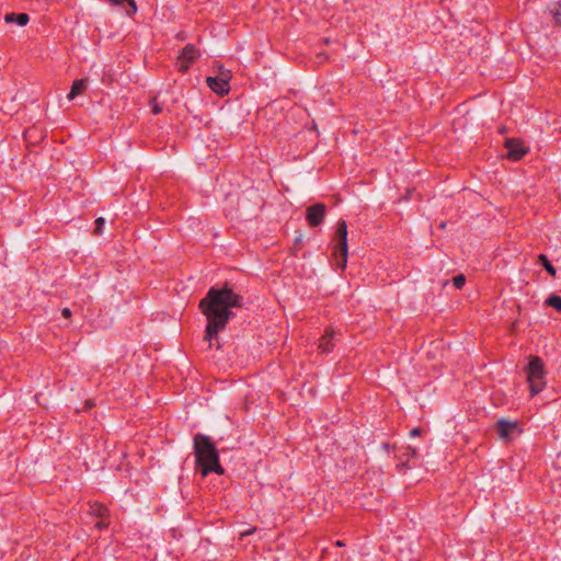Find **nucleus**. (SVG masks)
<instances>
[{"instance_id":"24","label":"nucleus","mask_w":561,"mask_h":561,"mask_svg":"<svg viewBox=\"0 0 561 561\" xmlns=\"http://www.w3.org/2000/svg\"><path fill=\"white\" fill-rule=\"evenodd\" d=\"M254 531H255V528H250V529H247V530L242 531L240 534V536L241 537H245V536H249V535L253 534Z\"/></svg>"},{"instance_id":"4","label":"nucleus","mask_w":561,"mask_h":561,"mask_svg":"<svg viewBox=\"0 0 561 561\" xmlns=\"http://www.w3.org/2000/svg\"><path fill=\"white\" fill-rule=\"evenodd\" d=\"M336 239H339V243L336 245V249L334 251V255L336 256V265L344 270L347 264V253H348V247H347V225L346 221L341 219L337 222L336 228Z\"/></svg>"},{"instance_id":"20","label":"nucleus","mask_w":561,"mask_h":561,"mask_svg":"<svg viewBox=\"0 0 561 561\" xmlns=\"http://www.w3.org/2000/svg\"><path fill=\"white\" fill-rule=\"evenodd\" d=\"M151 112L156 115L162 112V107L157 103L156 98L151 100Z\"/></svg>"},{"instance_id":"11","label":"nucleus","mask_w":561,"mask_h":561,"mask_svg":"<svg viewBox=\"0 0 561 561\" xmlns=\"http://www.w3.org/2000/svg\"><path fill=\"white\" fill-rule=\"evenodd\" d=\"M87 79H77L73 81L70 92L67 95L68 100H73L77 95L81 94L87 88Z\"/></svg>"},{"instance_id":"16","label":"nucleus","mask_w":561,"mask_h":561,"mask_svg":"<svg viewBox=\"0 0 561 561\" xmlns=\"http://www.w3.org/2000/svg\"><path fill=\"white\" fill-rule=\"evenodd\" d=\"M539 261L541 262L542 266L545 267V270L551 275V276H556L557 274V271L556 268L553 267V265L550 263V261L548 260L547 255L545 254H540L539 255Z\"/></svg>"},{"instance_id":"15","label":"nucleus","mask_w":561,"mask_h":561,"mask_svg":"<svg viewBox=\"0 0 561 561\" xmlns=\"http://www.w3.org/2000/svg\"><path fill=\"white\" fill-rule=\"evenodd\" d=\"M112 4L114 5H121L123 4L124 2H127L128 3V10H127V14L128 15H133L137 12V5H136V2L135 0H108Z\"/></svg>"},{"instance_id":"21","label":"nucleus","mask_w":561,"mask_h":561,"mask_svg":"<svg viewBox=\"0 0 561 561\" xmlns=\"http://www.w3.org/2000/svg\"><path fill=\"white\" fill-rule=\"evenodd\" d=\"M104 224H105V220L104 218L102 217H99L96 220H95V232L96 233H101L102 232V229L104 227Z\"/></svg>"},{"instance_id":"26","label":"nucleus","mask_w":561,"mask_h":561,"mask_svg":"<svg viewBox=\"0 0 561 561\" xmlns=\"http://www.w3.org/2000/svg\"><path fill=\"white\" fill-rule=\"evenodd\" d=\"M410 450H411V456L415 457L416 456V449L415 448H410Z\"/></svg>"},{"instance_id":"10","label":"nucleus","mask_w":561,"mask_h":561,"mask_svg":"<svg viewBox=\"0 0 561 561\" xmlns=\"http://www.w3.org/2000/svg\"><path fill=\"white\" fill-rule=\"evenodd\" d=\"M335 337V332L332 329H328L323 336L319 340L318 348L322 353H330L333 350V340Z\"/></svg>"},{"instance_id":"12","label":"nucleus","mask_w":561,"mask_h":561,"mask_svg":"<svg viewBox=\"0 0 561 561\" xmlns=\"http://www.w3.org/2000/svg\"><path fill=\"white\" fill-rule=\"evenodd\" d=\"M4 21L7 23L15 22L20 26H25L30 21V16L26 13H19V14L8 13L4 15Z\"/></svg>"},{"instance_id":"19","label":"nucleus","mask_w":561,"mask_h":561,"mask_svg":"<svg viewBox=\"0 0 561 561\" xmlns=\"http://www.w3.org/2000/svg\"><path fill=\"white\" fill-rule=\"evenodd\" d=\"M219 79H225L226 83H229L231 79V73L229 70H225L220 67L218 75L216 76Z\"/></svg>"},{"instance_id":"13","label":"nucleus","mask_w":561,"mask_h":561,"mask_svg":"<svg viewBox=\"0 0 561 561\" xmlns=\"http://www.w3.org/2000/svg\"><path fill=\"white\" fill-rule=\"evenodd\" d=\"M549 13L556 25L561 27V2L549 7Z\"/></svg>"},{"instance_id":"22","label":"nucleus","mask_w":561,"mask_h":561,"mask_svg":"<svg viewBox=\"0 0 561 561\" xmlns=\"http://www.w3.org/2000/svg\"><path fill=\"white\" fill-rule=\"evenodd\" d=\"M95 526L100 529L106 528L108 526V522H106L105 518H100Z\"/></svg>"},{"instance_id":"2","label":"nucleus","mask_w":561,"mask_h":561,"mask_svg":"<svg viewBox=\"0 0 561 561\" xmlns=\"http://www.w3.org/2000/svg\"><path fill=\"white\" fill-rule=\"evenodd\" d=\"M193 448L196 467L203 477L210 472L224 473V468L219 462V453L209 436L201 433L196 434L193 438Z\"/></svg>"},{"instance_id":"6","label":"nucleus","mask_w":561,"mask_h":561,"mask_svg":"<svg viewBox=\"0 0 561 561\" xmlns=\"http://www.w3.org/2000/svg\"><path fill=\"white\" fill-rule=\"evenodd\" d=\"M505 148L506 157L512 161L520 160L528 152V147L518 138H507Z\"/></svg>"},{"instance_id":"3","label":"nucleus","mask_w":561,"mask_h":561,"mask_svg":"<svg viewBox=\"0 0 561 561\" xmlns=\"http://www.w3.org/2000/svg\"><path fill=\"white\" fill-rule=\"evenodd\" d=\"M527 380L529 382L530 394L536 396L546 386V370L543 362L538 356H530L526 367Z\"/></svg>"},{"instance_id":"25","label":"nucleus","mask_w":561,"mask_h":561,"mask_svg":"<svg viewBox=\"0 0 561 561\" xmlns=\"http://www.w3.org/2000/svg\"><path fill=\"white\" fill-rule=\"evenodd\" d=\"M421 433V430L420 428H413L411 432H410V435L415 437V436H419Z\"/></svg>"},{"instance_id":"8","label":"nucleus","mask_w":561,"mask_h":561,"mask_svg":"<svg viewBox=\"0 0 561 561\" xmlns=\"http://www.w3.org/2000/svg\"><path fill=\"white\" fill-rule=\"evenodd\" d=\"M327 214V206L322 203L313 204L306 209V219L310 227L320 226Z\"/></svg>"},{"instance_id":"27","label":"nucleus","mask_w":561,"mask_h":561,"mask_svg":"<svg viewBox=\"0 0 561 561\" xmlns=\"http://www.w3.org/2000/svg\"><path fill=\"white\" fill-rule=\"evenodd\" d=\"M336 546L342 547V546H344V543L339 540V541H336Z\"/></svg>"},{"instance_id":"1","label":"nucleus","mask_w":561,"mask_h":561,"mask_svg":"<svg viewBox=\"0 0 561 561\" xmlns=\"http://www.w3.org/2000/svg\"><path fill=\"white\" fill-rule=\"evenodd\" d=\"M242 301L243 298L228 287L221 289L211 287L199 301V309L207 319L204 339L208 341L209 347L233 316L231 308L241 307Z\"/></svg>"},{"instance_id":"18","label":"nucleus","mask_w":561,"mask_h":561,"mask_svg":"<svg viewBox=\"0 0 561 561\" xmlns=\"http://www.w3.org/2000/svg\"><path fill=\"white\" fill-rule=\"evenodd\" d=\"M465 284H466V277L462 274L456 275L453 278V285L457 289H461Z\"/></svg>"},{"instance_id":"23","label":"nucleus","mask_w":561,"mask_h":561,"mask_svg":"<svg viewBox=\"0 0 561 561\" xmlns=\"http://www.w3.org/2000/svg\"><path fill=\"white\" fill-rule=\"evenodd\" d=\"M61 314H62V317H65V318H67V319H68V318H70V317H71V310H70L69 308H64V309L61 310Z\"/></svg>"},{"instance_id":"5","label":"nucleus","mask_w":561,"mask_h":561,"mask_svg":"<svg viewBox=\"0 0 561 561\" xmlns=\"http://www.w3.org/2000/svg\"><path fill=\"white\" fill-rule=\"evenodd\" d=\"M199 57L201 53L193 44L185 45L178 57V70L181 72H186L191 65L194 64Z\"/></svg>"},{"instance_id":"7","label":"nucleus","mask_w":561,"mask_h":561,"mask_svg":"<svg viewBox=\"0 0 561 561\" xmlns=\"http://www.w3.org/2000/svg\"><path fill=\"white\" fill-rule=\"evenodd\" d=\"M495 430L499 435V438L505 442H510L513 439L514 434H519V425L517 422L506 421L501 419L495 424Z\"/></svg>"},{"instance_id":"9","label":"nucleus","mask_w":561,"mask_h":561,"mask_svg":"<svg viewBox=\"0 0 561 561\" xmlns=\"http://www.w3.org/2000/svg\"><path fill=\"white\" fill-rule=\"evenodd\" d=\"M206 83L213 92H215L216 94L221 95V96L228 94V92L230 90V84L226 83L225 79H219L215 76L207 77Z\"/></svg>"},{"instance_id":"14","label":"nucleus","mask_w":561,"mask_h":561,"mask_svg":"<svg viewBox=\"0 0 561 561\" xmlns=\"http://www.w3.org/2000/svg\"><path fill=\"white\" fill-rule=\"evenodd\" d=\"M90 513L99 518H106L107 508L101 503H93L90 506Z\"/></svg>"},{"instance_id":"17","label":"nucleus","mask_w":561,"mask_h":561,"mask_svg":"<svg viewBox=\"0 0 561 561\" xmlns=\"http://www.w3.org/2000/svg\"><path fill=\"white\" fill-rule=\"evenodd\" d=\"M546 305L549 306V307L554 308L558 311H561V296L550 295L546 299Z\"/></svg>"}]
</instances>
